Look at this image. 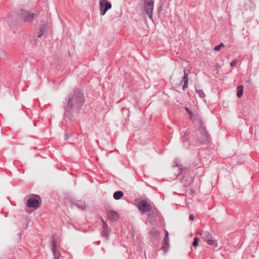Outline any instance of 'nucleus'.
<instances>
[{
    "label": "nucleus",
    "mask_w": 259,
    "mask_h": 259,
    "mask_svg": "<svg viewBox=\"0 0 259 259\" xmlns=\"http://www.w3.org/2000/svg\"><path fill=\"white\" fill-rule=\"evenodd\" d=\"M199 136L197 137V141L201 144H207L211 141V137L208 134L203 123H200L198 127Z\"/></svg>",
    "instance_id": "obj_2"
},
{
    "label": "nucleus",
    "mask_w": 259,
    "mask_h": 259,
    "mask_svg": "<svg viewBox=\"0 0 259 259\" xmlns=\"http://www.w3.org/2000/svg\"><path fill=\"white\" fill-rule=\"evenodd\" d=\"M112 7L111 4L106 0L100 1V14L104 15L106 12Z\"/></svg>",
    "instance_id": "obj_10"
},
{
    "label": "nucleus",
    "mask_w": 259,
    "mask_h": 259,
    "mask_svg": "<svg viewBox=\"0 0 259 259\" xmlns=\"http://www.w3.org/2000/svg\"><path fill=\"white\" fill-rule=\"evenodd\" d=\"M194 108V106L192 104H190L189 106H186V107H185V109L186 110V111L189 114L191 117L193 115L192 111L193 110Z\"/></svg>",
    "instance_id": "obj_19"
},
{
    "label": "nucleus",
    "mask_w": 259,
    "mask_h": 259,
    "mask_svg": "<svg viewBox=\"0 0 259 259\" xmlns=\"http://www.w3.org/2000/svg\"><path fill=\"white\" fill-rule=\"evenodd\" d=\"M123 196V192L122 191H116L113 193V198L115 200H119Z\"/></svg>",
    "instance_id": "obj_17"
},
{
    "label": "nucleus",
    "mask_w": 259,
    "mask_h": 259,
    "mask_svg": "<svg viewBox=\"0 0 259 259\" xmlns=\"http://www.w3.org/2000/svg\"><path fill=\"white\" fill-rule=\"evenodd\" d=\"M188 135H189V134L188 133H185L184 134V136L182 137V138H181V141H182V142H183L184 143V146L185 147H186V148H189L188 144L186 145V143H185L186 142H188V141H189Z\"/></svg>",
    "instance_id": "obj_18"
},
{
    "label": "nucleus",
    "mask_w": 259,
    "mask_h": 259,
    "mask_svg": "<svg viewBox=\"0 0 259 259\" xmlns=\"http://www.w3.org/2000/svg\"><path fill=\"white\" fill-rule=\"evenodd\" d=\"M48 27V25L46 24H42L39 26V31L40 32H42L43 34H44L45 31L47 29Z\"/></svg>",
    "instance_id": "obj_22"
},
{
    "label": "nucleus",
    "mask_w": 259,
    "mask_h": 259,
    "mask_svg": "<svg viewBox=\"0 0 259 259\" xmlns=\"http://www.w3.org/2000/svg\"><path fill=\"white\" fill-rule=\"evenodd\" d=\"M183 81L184 82V84L183 85V89H185V88H187L188 85V77H183Z\"/></svg>",
    "instance_id": "obj_25"
},
{
    "label": "nucleus",
    "mask_w": 259,
    "mask_h": 259,
    "mask_svg": "<svg viewBox=\"0 0 259 259\" xmlns=\"http://www.w3.org/2000/svg\"><path fill=\"white\" fill-rule=\"evenodd\" d=\"M224 47V45L223 43H220L219 45L215 46L214 48V51H219L220 50L221 48L222 47Z\"/></svg>",
    "instance_id": "obj_24"
},
{
    "label": "nucleus",
    "mask_w": 259,
    "mask_h": 259,
    "mask_svg": "<svg viewBox=\"0 0 259 259\" xmlns=\"http://www.w3.org/2000/svg\"><path fill=\"white\" fill-rule=\"evenodd\" d=\"M153 0H145L144 9L146 14L150 19L152 18V12L153 9Z\"/></svg>",
    "instance_id": "obj_8"
},
{
    "label": "nucleus",
    "mask_w": 259,
    "mask_h": 259,
    "mask_svg": "<svg viewBox=\"0 0 259 259\" xmlns=\"http://www.w3.org/2000/svg\"><path fill=\"white\" fill-rule=\"evenodd\" d=\"M199 241V238L197 237H194L192 243L193 246L196 248L198 245Z\"/></svg>",
    "instance_id": "obj_23"
},
{
    "label": "nucleus",
    "mask_w": 259,
    "mask_h": 259,
    "mask_svg": "<svg viewBox=\"0 0 259 259\" xmlns=\"http://www.w3.org/2000/svg\"><path fill=\"white\" fill-rule=\"evenodd\" d=\"M51 244L54 259H59L61 255V253L60 251L57 249L56 241L54 238L52 239Z\"/></svg>",
    "instance_id": "obj_12"
},
{
    "label": "nucleus",
    "mask_w": 259,
    "mask_h": 259,
    "mask_svg": "<svg viewBox=\"0 0 259 259\" xmlns=\"http://www.w3.org/2000/svg\"><path fill=\"white\" fill-rule=\"evenodd\" d=\"M238 63V61L236 60H234L233 61H232L230 63V65L232 66V67H234L235 66L236 64Z\"/></svg>",
    "instance_id": "obj_28"
},
{
    "label": "nucleus",
    "mask_w": 259,
    "mask_h": 259,
    "mask_svg": "<svg viewBox=\"0 0 259 259\" xmlns=\"http://www.w3.org/2000/svg\"><path fill=\"white\" fill-rule=\"evenodd\" d=\"M174 194H177V192H174Z\"/></svg>",
    "instance_id": "obj_36"
},
{
    "label": "nucleus",
    "mask_w": 259,
    "mask_h": 259,
    "mask_svg": "<svg viewBox=\"0 0 259 259\" xmlns=\"http://www.w3.org/2000/svg\"><path fill=\"white\" fill-rule=\"evenodd\" d=\"M164 237L163 238V254H166L170 248L169 238L168 236V232L164 229Z\"/></svg>",
    "instance_id": "obj_9"
},
{
    "label": "nucleus",
    "mask_w": 259,
    "mask_h": 259,
    "mask_svg": "<svg viewBox=\"0 0 259 259\" xmlns=\"http://www.w3.org/2000/svg\"><path fill=\"white\" fill-rule=\"evenodd\" d=\"M73 97H83L84 94L82 92V91L81 90V89L79 88H76L74 90V95Z\"/></svg>",
    "instance_id": "obj_16"
},
{
    "label": "nucleus",
    "mask_w": 259,
    "mask_h": 259,
    "mask_svg": "<svg viewBox=\"0 0 259 259\" xmlns=\"http://www.w3.org/2000/svg\"><path fill=\"white\" fill-rule=\"evenodd\" d=\"M68 138H69V136H68V135L66 133L65 134L64 139H65V140H68Z\"/></svg>",
    "instance_id": "obj_31"
},
{
    "label": "nucleus",
    "mask_w": 259,
    "mask_h": 259,
    "mask_svg": "<svg viewBox=\"0 0 259 259\" xmlns=\"http://www.w3.org/2000/svg\"><path fill=\"white\" fill-rule=\"evenodd\" d=\"M161 8V6L160 5V6H159V8L160 9Z\"/></svg>",
    "instance_id": "obj_37"
},
{
    "label": "nucleus",
    "mask_w": 259,
    "mask_h": 259,
    "mask_svg": "<svg viewBox=\"0 0 259 259\" xmlns=\"http://www.w3.org/2000/svg\"><path fill=\"white\" fill-rule=\"evenodd\" d=\"M207 244L209 245L213 246L215 247H217L218 246L217 240L215 239H213L212 238H210L206 241Z\"/></svg>",
    "instance_id": "obj_20"
},
{
    "label": "nucleus",
    "mask_w": 259,
    "mask_h": 259,
    "mask_svg": "<svg viewBox=\"0 0 259 259\" xmlns=\"http://www.w3.org/2000/svg\"><path fill=\"white\" fill-rule=\"evenodd\" d=\"M137 203V207L142 215L153 209L151 202L145 199H140Z\"/></svg>",
    "instance_id": "obj_5"
},
{
    "label": "nucleus",
    "mask_w": 259,
    "mask_h": 259,
    "mask_svg": "<svg viewBox=\"0 0 259 259\" xmlns=\"http://www.w3.org/2000/svg\"><path fill=\"white\" fill-rule=\"evenodd\" d=\"M107 215L109 220L112 222L116 221L119 218V215L117 212L113 210L109 211Z\"/></svg>",
    "instance_id": "obj_13"
},
{
    "label": "nucleus",
    "mask_w": 259,
    "mask_h": 259,
    "mask_svg": "<svg viewBox=\"0 0 259 259\" xmlns=\"http://www.w3.org/2000/svg\"><path fill=\"white\" fill-rule=\"evenodd\" d=\"M73 205L76 206L77 207H78V208H79L81 210L85 209V207H86L85 203L83 201H75L72 204V206H73Z\"/></svg>",
    "instance_id": "obj_14"
},
{
    "label": "nucleus",
    "mask_w": 259,
    "mask_h": 259,
    "mask_svg": "<svg viewBox=\"0 0 259 259\" xmlns=\"http://www.w3.org/2000/svg\"><path fill=\"white\" fill-rule=\"evenodd\" d=\"M151 241L155 247L160 250L162 249V242L160 241V233L155 228H153L150 231Z\"/></svg>",
    "instance_id": "obj_6"
},
{
    "label": "nucleus",
    "mask_w": 259,
    "mask_h": 259,
    "mask_svg": "<svg viewBox=\"0 0 259 259\" xmlns=\"http://www.w3.org/2000/svg\"><path fill=\"white\" fill-rule=\"evenodd\" d=\"M100 243V241H98V244H99Z\"/></svg>",
    "instance_id": "obj_35"
},
{
    "label": "nucleus",
    "mask_w": 259,
    "mask_h": 259,
    "mask_svg": "<svg viewBox=\"0 0 259 259\" xmlns=\"http://www.w3.org/2000/svg\"><path fill=\"white\" fill-rule=\"evenodd\" d=\"M147 213V219L146 220L145 223L146 224L149 223L151 225H154L157 221V210L155 209H152Z\"/></svg>",
    "instance_id": "obj_7"
},
{
    "label": "nucleus",
    "mask_w": 259,
    "mask_h": 259,
    "mask_svg": "<svg viewBox=\"0 0 259 259\" xmlns=\"http://www.w3.org/2000/svg\"><path fill=\"white\" fill-rule=\"evenodd\" d=\"M176 166L179 168V172L177 174V179L181 182L183 183V187L187 188L188 187L191 183V178L190 180H185V171L186 168L183 167L181 164H179V162L177 161V160L175 161Z\"/></svg>",
    "instance_id": "obj_3"
},
{
    "label": "nucleus",
    "mask_w": 259,
    "mask_h": 259,
    "mask_svg": "<svg viewBox=\"0 0 259 259\" xmlns=\"http://www.w3.org/2000/svg\"><path fill=\"white\" fill-rule=\"evenodd\" d=\"M243 93V87L242 85H239L237 88V97H241Z\"/></svg>",
    "instance_id": "obj_21"
},
{
    "label": "nucleus",
    "mask_w": 259,
    "mask_h": 259,
    "mask_svg": "<svg viewBox=\"0 0 259 259\" xmlns=\"http://www.w3.org/2000/svg\"><path fill=\"white\" fill-rule=\"evenodd\" d=\"M247 3H248L249 5H250L252 7L253 6V4L250 1H248Z\"/></svg>",
    "instance_id": "obj_33"
},
{
    "label": "nucleus",
    "mask_w": 259,
    "mask_h": 259,
    "mask_svg": "<svg viewBox=\"0 0 259 259\" xmlns=\"http://www.w3.org/2000/svg\"><path fill=\"white\" fill-rule=\"evenodd\" d=\"M184 77H188V73H186L185 70H184Z\"/></svg>",
    "instance_id": "obj_34"
},
{
    "label": "nucleus",
    "mask_w": 259,
    "mask_h": 259,
    "mask_svg": "<svg viewBox=\"0 0 259 259\" xmlns=\"http://www.w3.org/2000/svg\"><path fill=\"white\" fill-rule=\"evenodd\" d=\"M195 218V217L193 214H191L190 215H189V220L190 221H192Z\"/></svg>",
    "instance_id": "obj_30"
},
{
    "label": "nucleus",
    "mask_w": 259,
    "mask_h": 259,
    "mask_svg": "<svg viewBox=\"0 0 259 259\" xmlns=\"http://www.w3.org/2000/svg\"><path fill=\"white\" fill-rule=\"evenodd\" d=\"M84 102V98H69L67 105L64 107V117H70V111L79 108Z\"/></svg>",
    "instance_id": "obj_1"
},
{
    "label": "nucleus",
    "mask_w": 259,
    "mask_h": 259,
    "mask_svg": "<svg viewBox=\"0 0 259 259\" xmlns=\"http://www.w3.org/2000/svg\"><path fill=\"white\" fill-rule=\"evenodd\" d=\"M103 228H104V230L108 229V225H107V224L106 222H105L103 220Z\"/></svg>",
    "instance_id": "obj_29"
},
{
    "label": "nucleus",
    "mask_w": 259,
    "mask_h": 259,
    "mask_svg": "<svg viewBox=\"0 0 259 259\" xmlns=\"http://www.w3.org/2000/svg\"><path fill=\"white\" fill-rule=\"evenodd\" d=\"M103 235L105 236L107 238L109 235V231L108 229L104 230L102 232Z\"/></svg>",
    "instance_id": "obj_26"
},
{
    "label": "nucleus",
    "mask_w": 259,
    "mask_h": 259,
    "mask_svg": "<svg viewBox=\"0 0 259 259\" xmlns=\"http://www.w3.org/2000/svg\"><path fill=\"white\" fill-rule=\"evenodd\" d=\"M200 235L202 238L206 241L210 238H212L211 234L208 231H202L200 233Z\"/></svg>",
    "instance_id": "obj_15"
},
{
    "label": "nucleus",
    "mask_w": 259,
    "mask_h": 259,
    "mask_svg": "<svg viewBox=\"0 0 259 259\" xmlns=\"http://www.w3.org/2000/svg\"><path fill=\"white\" fill-rule=\"evenodd\" d=\"M27 197H28L27 200V206L28 207L36 209L39 207L41 202V199L39 195L32 194L29 196H26V198Z\"/></svg>",
    "instance_id": "obj_4"
},
{
    "label": "nucleus",
    "mask_w": 259,
    "mask_h": 259,
    "mask_svg": "<svg viewBox=\"0 0 259 259\" xmlns=\"http://www.w3.org/2000/svg\"><path fill=\"white\" fill-rule=\"evenodd\" d=\"M197 91L198 94H199V97H204L205 95L202 90H197Z\"/></svg>",
    "instance_id": "obj_27"
},
{
    "label": "nucleus",
    "mask_w": 259,
    "mask_h": 259,
    "mask_svg": "<svg viewBox=\"0 0 259 259\" xmlns=\"http://www.w3.org/2000/svg\"><path fill=\"white\" fill-rule=\"evenodd\" d=\"M20 16L24 21H30L33 19L34 14L30 13L27 11L21 10Z\"/></svg>",
    "instance_id": "obj_11"
},
{
    "label": "nucleus",
    "mask_w": 259,
    "mask_h": 259,
    "mask_svg": "<svg viewBox=\"0 0 259 259\" xmlns=\"http://www.w3.org/2000/svg\"><path fill=\"white\" fill-rule=\"evenodd\" d=\"M44 34L42 33V32H40V31H39L38 33V34H37V36L38 37H40Z\"/></svg>",
    "instance_id": "obj_32"
}]
</instances>
